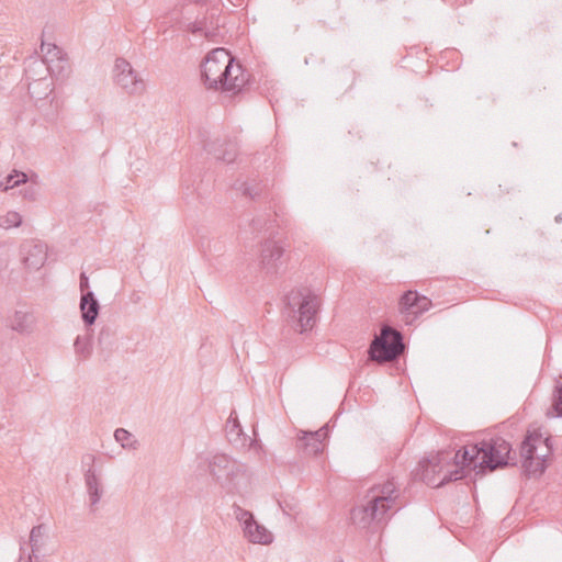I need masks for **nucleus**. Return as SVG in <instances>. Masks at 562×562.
Returning <instances> with one entry per match:
<instances>
[{
	"label": "nucleus",
	"instance_id": "f257e3e1",
	"mask_svg": "<svg viewBox=\"0 0 562 562\" xmlns=\"http://www.w3.org/2000/svg\"><path fill=\"white\" fill-rule=\"evenodd\" d=\"M201 79L207 89L236 93L247 83L248 76L227 49L218 47L201 64Z\"/></svg>",
	"mask_w": 562,
	"mask_h": 562
},
{
	"label": "nucleus",
	"instance_id": "f03ea898",
	"mask_svg": "<svg viewBox=\"0 0 562 562\" xmlns=\"http://www.w3.org/2000/svg\"><path fill=\"white\" fill-rule=\"evenodd\" d=\"M318 305L317 295L305 286L293 289L284 299L285 313L297 323L300 333L313 327Z\"/></svg>",
	"mask_w": 562,
	"mask_h": 562
},
{
	"label": "nucleus",
	"instance_id": "7ed1b4c3",
	"mask_svg": "<svg viewBox=\"0 0 562 562\" xmlns=\"http://www.w3.org/2000/svg\"><path fill=\"white\" fill-rule=\"evenodd\" d=\"M415 475L426 484L436 487L457 481L452 467V453L447 450L428 453L418 463Z\"/></svg>",
	"mask_w": 562,
	"mask_h": 562
},
{
	"label": "nucleus",
	"instance_id": "20e7f679",
	"mask_svg": "<svg viewBox=\"0 0 562 562\" xmlns=\"http://www.w3.org/2000/svg\"><path fill=\"white\" fill-rule=\"evenodd\" d=\"M551 448L549 439L539 431L529 432L521 446L522 467L530 475L546 470Z\"/></svg>",
	"mask_w": 562,
	"mask_h": 562
},
{
	"label": "nucleus",
	"instance_id": "39448f33",
	"mask_svg": "<svg viewBox=\"0 0 562 562\" xmlns=\"http://www.w3.org/2000/svg\"><path fill=\"white\" fill-rule=\"evenodd\" d=\"M25 79L29 81V93L32 98L44 99L53 90L49 77L59 76L63 66L56 69L53 64H46L41 58H31L25 67Z\"/></svg>",
	"mask_w": 562,
	"mask_h": 562
},
{
	"label": "nucleus",
	"instance_id": "423d86ee",
	"mask_svg": "<svg viewBox=\"0 0 562 562\" xmlns=\"http://www.w3.org/2000/svg\"><path fill=\"white\" fill-rule=\"evenodd\" d=\"M486 453L481 445H467L452 453V467L457 480L472 473L484 472V458Z\"/></svg>",
	"mask_w": 562,
	"mask_h": 562
},
{
	"label": "nucleus",
	"instance_id": "0eeeda50",
	"mask_svg": "<svg viewBox=\"0 0 562 562\" xmlns=\"http://www.w3.org/2000/svg\"><path fill=\"white\" fill-rule=\"evenodd\" d=\"M113 80L128 95H142L146 91L145 80L125 58L115 59Z\"/></svg>",
	"mask_w": 562,
	"mask_h": 562
},
{
	"label": "nucleus",
	"instance_id": "6e6552de",
	"mask_svg": "<svg viewBox=\"0 0 562 562\" xmlns=\"http://www.w3.org/2000/svg\"><path fill=\"white\" fill-rule=\"evenodd\" d=\"M284 247L279 241L271 238L265 239L260 244V254L258 257V265L266 276H277L283 266L282 257L284 255Z\"/></svg>",
	"mask_w": 562,
	"mask_h": 562
},
{
	"label": "nucleus",
	"instance_id": "1a4fd4ad",
	"mask_svg": "<svg viewBox=\"0 0 562 562\" xmlns=\"http://www.w3.org/2000/svg\"><path fill=\"white\" fill-rule=\"evenodd\" d=\"M431 301L418 294L417 291L408 290L400 299V312L406 324H412L419 315L431 307Z\"/></svg>",
	"mask_w": 562,
	"mask_h": 562
},
{
	"label": "nucleus",
	"instance_id": "9d476101",
	"mask_svg": "<svg viewBox=\"0 0 562 562\" xmlns=\"http://www.w3.org/2000/svg\"><path fill=\"white\" fill-rule=\"evenodd\" d=\"M406 348L401 331L390 325H382L379 335H374L366 351H404Z\"/></svg>",
	"mask_w": 562,
	"mask_h": 562
},
{
	"label": "nucleus",
	"instance_id": "9b49d317",
	"mask_svg": "<svg viewBox=\"0 0 562 562\" xmlns=\"http://www.w3.org/2000/svg\"><path fill=\"white\" fill-rule=\"evenodd\" d=\"M21 252L25 266L31 270H38L47 259V246L41 240H26Z\"/></svg>",
	"mask_w": 562,
	"mask_h": 562
},
{
	"label": "nucleus",
	"instance_id": "f8f14e48",
	"mask_svg": "<svg viewBox=\"0 0 562 562\" xmlns=\"http://www.w3.org/2000/svg\"><path fill=\"white\" fill-rule=\"evenodd\" d=\"M391 498L376 496L362 509L353 513V519L361 524H369L373 520H381L390 507Z\"/></svg>",
	"mask_w": 562,
	"mask_h": 562
},
{
	"label": "nucleus",
	"instance_id": "ddd939ff",
	"mask_svg": "<svg viewBox=\"0 0 562 562\" xmlns=\"http://www.w3.org/2000/svg\"><path fill=\"white\" fill-rule=\"evenodd\" d=\"M483 451L486 453L484 458V471L494 470L497 467L506 464L509 459L510 447L509 443L501 440L494 445H481Z\"/></svg>",
	"mask_w": 562,
	"mask_h": 562
},
{
	"label": "nucleus",
	"instance_id": "4468645a",
	"mask_svg": "<svg viewBox=\"0 0 562 562\" xmlns=\"http://www.w3.org/2000/svg\"><path fill=\"white\" fill-rule=\"evenodd\" d=\"M8 326L20 334H30L34 330L36 318L32 312L15 311L12 316L8 318Z\"/></svg>",
	"mask_w": 562,
	"mask_h": 562
},
{
	"label": "nucleus",
	"instance_id": "2eb2a0df",
	"mask_svg": "<svg viewBox=\"0 0 562 562\" xmlns=\"http://www.w3.org/2000/svg\"><path fill=\"white\" fill-rule=\"evenodd\" d=\"M100 311L99 301L92 291H87L80 297V312L82 321L86 325L94 324Z\"/></svg>",
	"mask_w": 562,
	"mask_h": 562
},
{
	"label": "nucleus",
	"instance_id": "dca6fc26",
	"mask_svg": "<svg viewBox=\"0 0 562 562\" xmlns=\"http://www.w3.org/2000/svg\"><path fill=\"white\" fill-rule=\"evenodd\" d=\"M212 146L214 147H211V144H205V149L209 153L213 154L216 159H220L228 164L235 160L237 150L234 143H220L218 140H216L212 144Z\"/></svg>",
	"mask_w": 562,
	"mask_h": 562
},
{
	"label": "nucleus",
	"instance_id": "f3484780",
	"mask_svg": "<svg viewBox=\"0 0 562 562\" xmlns=\"http://www.w3.org/2000/svg\"><path fill=\"white\" fill-rule=\"evenodd\" d=\"M218 26V19H214V14H212L210 19L204 18L190 23L188 29L193 34H202L205 37H212L215 35Z\"/></svg>",
	"mask_w": 562,
	"mask_h": 562
},
{
	"label": "nucleus",
	"instance_id": "a211bd4d",
	"mask_svg": "<svg viewBox=\"0 0 562 562\" xmlns=\"http://www.w3.org/2000/svg\"><path fill=\"white\" fill-rule=\"evenodd\" d=\"M245 524V533L251 542L267 544L271 541V535L265 527L252 520H246Z\"/></svg>",
	"mask_w": 562,
	"mask_h": 562
},
{
	"label": "nucleus",
	"instance_id": "6ab92c4d",
	"mask_svg": "<svg viewBox=\"0 0 562 562\" xmlns=\"http://www.w3.org/2000/svg\"><path fill=\"white\" fill-rule=\"evenodd\" d=\"M41 50L44 54L42 60H45L46 64H53L57 69L58 66H63V70L65 69V65L67 64L66 59L63 56L61 49L55 44H45L42 43Z\"/></svg>",
	"mask_w": 562,
	"mask_h": 562
},
{
	"label": "nucleus",
	"instance_id": "aec40b11",
	"mask_svg": "<svg viewBox=\"0 0 562 562\" xmlns=\"http://www.w3.org/2000/svg\"><path fill=\"white\" fill-rule=\"evenodd\" d=\"M27 182L26 173L22 171L13 170L12 173L4 177L2 181H0V190L7 192L10 189L16 188L21 184Z\"/></svg>",
	"mask_w": 562,
	"mask_h": 562
},
{
	"label": "nucleus",
	"instance_id": "412c9836",
	"mask_svg": "<svg viewBox=\"0 0 562 562\" xmlns=\"http://www.w3.org/2000/svg\"><path fill=\"white\" fill-rule=\"evenodd\" d=\"M22 215L16 211H8L0 215V228L10 229L22 225Z\"/></svg>",
	"mask_w": 562,
	"mask_h": 562
},
{
	"label": "nucleus",
	"instance_id": "4be33fe9",
	"mask_svg": "<svg viewBox=\"0 0 562 562\" xmlns=\"http://www.w3.org/2000/svg\"><path fill=\"white\" fill-rule=\"evenodd\" d=\"M237 189L241 190L244 195L249 196L251 199H255L260 194V189L258 184H249L245 182L241 183Z\"/></svg>",
	"mask_w": 562,
	"mask_h": 562
},
{
	"label": "nucleus",
	"instance_id": "5701e85b",
	"mask_svg": "<svg viewBox=\"0 0 562 562\" xmlns=\"http://www.w3.org/2000/svg\"><path fill=\"white\" fill-rule=\"evenodd\" d=\"M553 409L557 416H562V382L558 385L555 391Z\"/></svg>",
	"mask_w": 562,
	"mask_h": 562
},
{
	"label": "nucleus",
	"instance_id": "b1692460",
	"mask_svg": "<svg viewBox=\"0 0 562 562\" xmlns=\"http://www.w3.org/2000/svg\"><path fill=\"white\" fill-rule=\"evenodd\" d=\"M397 353H370V360L378 363L392 362Z\"/></svg>",
	"mask_w": 562,
	"mask_h": 562
},
{
	"label": "nucleus",
	"instance_id": "393cba45",
	"mask_svg": "<svg viewBox=\"0 0 562 562\" xmlns=\"http://www.w3.org/2000/svg\"><path fill=\"white\" fill-rule=\"evenodd\" d=\"M20 192L24 199H27L31 201L35 200L36 195H37V190H36L35 186H29V187L22 189Z\"/></svg>",
	"mask_w": 562,
	"mask_h": 562
},
{
	"label": "nucleus",
	"instance_id": "a878e982",
	"mask_svg": "<svg viewBox=\"0 0 562 562\" xmlns=\"http://www.w3.org/2000/svg\"><path fill=\"white\" fill-rule=\"evenodd\" d=\"M266 223H267L266 220L262 216H259V217L252 218L251 226H252L254 231L261 232L262 229H265Z\"/></svg>",
	"mask_w": 562,
	"mask_h": 562
},
{
	"label": "nucleus",
	"instance_id": "bb28decb",
	"mask_svg": "<svg viewBox=\"0 0 562 562\" xmlns=\"http://www.w3.org/2000/svg\"><path fill=\"white\" fill-rule=\"evenodd\" d=\"M79 288H80L81 294L87 292V291H89L88 290V288H89V278L87 277V274L85 272H82L80 274Z\"/></svg>",
	"mask_w": 562,
	"mask_h": 562
},
{
	"label": "nucleus",
	"instance_id": "cd10ccee",
	"mask_svg": "<svg viewBox=\"0 0 562 562\" xmlns=\"http://www.w3.org/2000/svg\"><path fill=\"white\" fill-rule=\"evenodd\" d=\"M114 436H115V439H116L117 441H121V442H122V445H123V446H125V440H126V439H127V437H128V432H127L126 430H124V429H117V430L115 431V435H114Z\"/></svg>",
	"mask_w": 562,
	"mask_h": 562
},
{
	"label": "nucleus",
	"instance_id": "c85d7f7f",
	"mask_svg": "<svg viewBox=\"0 0 562 562\" xmlns=\"http://www.w3.org/2000/svg\"><path fill=\"white\" fill-rule=\"evenodd\" d=\"M190 1H191L192 3H196V4H199V3H203V2H205L206 0H190Z\"/></svg>",
	"mask_w": 562,
	"mask_h": 562
},
{
	"label": "nucleus",
	"instance_id": "c756f323",
	"mask_svg": "<svg viewBox=\"0 0 562 562\" xmlns=\"http://www.w3.org/2000/svg\"><path fill=\"white\" fill-rule=\"evenodd\" d=\"M79 342H80V338H79V337H77V338H76V341H75V346H76V347H78V346H79Z\"/></svg>",
	"mask_w": 562,
	"mask_h": 562
},
{
	"label": "nucleus",
	"instance_id": "7c9ffc66",
	"mask_svg": "<svg viewBox=\"0 0 562 562\" xmlns=\"http://www.w3.org/2000/svg\"><path fill=\"white\" fill-rule=\"evenodd\" d=\"M36 90H37V91H42V90H43V86H37V87H36Z\"/></svg>",
	"mask_w": 562,
	"mask_h": 562
}]
</instances>
